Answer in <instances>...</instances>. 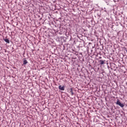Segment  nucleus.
I'll return each mask as SVG.
<instances>
[{"label": "nucleus", "mask_w": 127, "mask_h": 127, "mask_svg": "<svg viewBox=\"0 0 127 127\" xmlns=\"http://www.w3.org/2000/svg\"><path fill=\"white\" fill-rule=\"evenodd\" d=\"M116 105L119 106V107H121V108H124V107H125V105L124 104V103L121 102V101L119 99L117 100Z\"/></svg>", "instance_id": "1"}, {"label": "nucleus", "mask_w": 127, "mask_h": 127, "mask_svg": "<svg viewBox=\"0 0 127 127\" xmlns=\"http://www.w3.org/2000/svg\"><path fill=\"white\" fill-rule=\"evenodd\" d=\"M73 89H74V88H68L67 89V91L68 93H69V94H71V96H74V94H75L73 92Z\"/></svg>", "instance_id": "2"}, {"label": "nucleus", "mask_w": 127, "mask_h": 127, "mask_svg": "<svg viewBox=\"0 0 127 127\" xmlns=\"http://www.w3.org/2000/svg\"><path fill=\"white\" fill-rule=\"evenodd\" d=\"M99 64L101 65V66L106 64V61L105 60H100L98 61Z\"/></svg>", "instance_id": "3"}, {"label": "nucleus", "mask_w": 127, "mask_h": 127, "mask_svg": "<svg viewBox=\"0 0 127 127\" xmlns=\"http://www.w3.org/2000/svg\"><path fill=\"white\" fill-rule=\"evenodd\" d=\"M59 89L61 91H64L65 90V86L59 85Z\"/></svg>", "instance_id": "4"}, {"label": "nucleus", "mask_w": 127, "mask_h": 127, "mask_svg": "<svg viewBox=\"0 0 127 127\" xmlns=\"http://www.w3.org/2000/svg\"><path fill=\"white\" fill-rule=\"evenodd\" d=\"M28 64V62H27V60L26 59H23V65H26Z\"/></svg>", "instance_id": "5"}, {"label": "nucleus", "mask_w": 127, "mask_h": 127, "mask_svg": "<svg viewBox=\"0 0 127 127\" xmlns=\"http://www.w3.org/2000/svg\"><path fill=\"white\" fill-rule=\"evenodd\" d=\"M3 40L5 41V42H6V43H9V40L8 39H3Z\"/></svg>", "instance_id": "6"}, {"label": "nucleus", "mask_w": 127, "mask_h": 127, "mask_svg": "<svg viewBox=\"0 0 127 127\" xmlns=\"http://www.w3.org/2000/svg\"><path fill=\"white\" fill-rule=\"evenodd\" d=\"M102 59V57H99V59Z\"/></svg>", "instance_id": "7"}]
</instances>
